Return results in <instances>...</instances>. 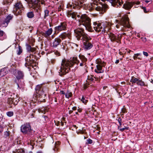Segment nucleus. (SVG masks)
I'll use <instances>...</instances> for the list:
<instances>
[{
	"instance_id": "f257e3e1",
	"label": "nucleus",
	"mask_w": 153,
	"mask_h": 153,
	"mask_svg": "<svg viewBox=\"0 0 153 153\" xmlns=\"http://www.w3.org/2000/svg\"><path fill=\"white\" fill-rule=\"evenodd\" d=\"M75 36L78 40L81 39L83 43L84 48L85 50H89L93 46L92 44L89 42L91 38L85 32L84 29L79 28L74 30Z\"/></svg>"
},
{
	"instance_id": "f03ea898",
	"label": "nucleus",
	"mask_w": 153,
	"mask_h": 153,
	"mask_svg": "<svg viewBox=\"0 0 153 153\" xmlns=\"http://www.w3.org/2000/svg\"><path fill=\"white\" fill-rule=\"evenodd\" d=\"M69 15L73 19L78 21L79 25L84 26L86 29L89 32H92V29L91 27V19L86 14L78 15L75 12H71Z\"/></svg>"
},
{
	"instance_id": "7ed1b4c3",
	"label": "nucleus",
	"mask_w": 153,
	"mask_h": 153,
	"mask_svg": "<svg viewBox=\"0 0 153 153\" xmlns=\"http://www.w3.org/2000/svg\"><path fill=\"white\" fill-rule=\"evenodd\" d=\"M79 61L78 60L76 57L73 58L72 60H68L65 59L62 60L60 66L59 68V73L60 76L65 75L68 73L70 70V68L72 67L74 64H78Z\"/></svg>"
},
{
	"instance_id": "20e7f679",
	"label": "nucleus",
	"mask_w": 153,
	"mask_h": 153,
	"mask_svg": "<svg viewBox=\"0 0 153 153\" xmlns=\"http://www.w3.org/2000/svg\"><path fill=\"white\" fill-rule=\"evenodd\" d=\"M94 28L97 32L101 31L102 33L107 32L111 29V24L110 23L105 22L100 23L97 22L93 23Z\"/></svg>"
},
{
	"instance_id": "39448f33",
	"label": "nucleus",
	"mask_w": 153,
	"mask_h": 153,
	"mask_svg": "<svg viewBox=\"0 0 153 153\" xmlns=\"http://www.w3.org/2000/svg\"><path fill=\"white\" fill-rule=\"evenodd\" d=\"M93 1V3L91 4L89 6L91 10H95L97 11H99V13L101 14H103L105 12L108 8V6L106 4H101L100 6H98L97 4L95 3L97 2L99 0H92Z\"/></svg>"
},
{
	"instance_id": "423d86ee",
	"label": "nucleus",
	"mask_w": 153,
	"mask_h": 153,
	"mask_svg": "<svg viewBox=\"0 0 153 153\" xmlns=\"http://www.w3.org/2000/svg\"><path fill=\"white\" fill-rule=\"evenodd\" d=\"M116 22L117 23H118L116 25V27L117 28H120V30H123V28L124 27L129 28L130 27L129 23L128 18L127 16L122 17L120 21L118 20H116Z\"/></svg>"
},
{
	"instance_id": "0eeeda50",
	"label": "nucleus",
	"mask_w": 153,
	"mask_h": 153,
	"mask_svg": "<svg viewBox=\"0 0 153 153\" xmlns=\"http://www.w3.org/2000/svg\"><path fill=\"white\" fill-rule=\"evenodd\" d=\"M35 90L37 99L41 102H45V98L46 94L44 93L43 88L42 87V85H37L35 88Z\"/></svg>"
},
{
	"instance_id": "6e6552de",
	"label": "nucleus",
	"mask_w": 153,
	"mask_h": 153,
	"mask_svg": "<svg viewBox=\"0 0 153 153\" xmlns=\"http://www.w3.org/2000/svg\"><path fill=\"white\" fill-rule=\"evenodd\" d=\"M24 8L21 2H16L14 5L13 13L16 16L21 15Z\"/></svg>"
},
{
	"instance_id": "1a4fd4ad",
	"label": "nucleus",
	"mask_w": 153,
	"mask_h": 153,
	"mask_svg": "<svg viewBox=\"0 0 153 153\" xmlns=\"http://www.w3.org/2000/svg\"><path fill=\"white\" fill-rule=\"evenodd\" d=\"M72 4L70 5L71 7L74 8L79 9L82 6L83 3L86 0H71Z\"/></svg>"
},
{
	"instance_id": "9d476101",
	"label": "nucleus",
	"mask_w": 153,
	"mask_h": 153,
	"mask_svg": "<svg viewBox=\"0 0 153 153\" xmlns=\"http://www.w3.org/2000/svg\"><path fill=\"white\" fill-rule=\"evenodd\" d=\"M21 131L24 134H27L32 135L30 132L32 131L29 123H26L22 125L21 128Z\"/></svg>"
},
{
	"instance_id": "9b49d317",
	"label": "nucleus",
	"mask_w": 153,
	"mask_h": 153,
	"mask_svg": "<svg viewBox=\"0 0 153 153\" xmlns=\"http://www.w3.org/2000/svg\"><path fill=\"white\" fill-rule=\"evenodd\" d=\"M33 56L31 54L27 56L25 59L26 61L25 65L26 66H27L26 65L28 66L31 65V64L34 62V60L33 59Z\"/></svg>"
},
{
	"instance_id": "f8f14e48",
	"label": "nucleus",
	"mask_w": 153,
	"mask_h": 153,
	"mask_svg": "<svg viewBox=\"0 0 153 153\" xmlns=\"http://www.w3.org/2000/svg\"><path fill=\"white\" fill-rule=\"evenodd\" d=\"M101 1L104 2L105 1H109L112 6L117 7L119 5L120 6L123 4V3L120 2V0H101Z\"/></svg>"
},
{
	"instance_id": "ddd939ff",
	"label": "nucleus",
	"mask_w": 153,
	"mask_h": 153,
	"mask_svg": "<svg viewBox=\"0 0 153 153\" xmlns=\"http://www.w3.org/2000/svg\"><path fill=\"white\" fill-rule=\"evenodd\" d=\"M67 25L65 22H62L60 25L56 27L55 30L56 31L59 32L62 30H65L66 29Z\"/></svg>"
},
{
	"instance_id": "4468645a",
	"label": "nucleus",
	"mask_w": 153,
	"mask_h": 153,
	"mask_svg": "<svg viewBox=\"0 0 153 153\" xmlns=\"http://www.w3.org/2000/svg\"><path fill=\"white\" fill-rule=\"evenodd\" d=\"M140 3V1L134 2L133 3L127 2L123 5V7L125 9L128 10L131 8L133 4H139Z\"/></svg>"
},
{
	"instance_id": "2eb2a0df",
	"label": "nucleus",
	"mask_w": 153,
	"mask_h": 153,
	"mask_svg": "<svg viewBox=\"0 0 153 153\" xmlns=\"http://www.w3.org/2000/svg\"><path fill=\"white\" fill-rule=\"evenodd\" d=\"M109 35V38L110 39L111 41L112 42L119 41L122 37L121 35H118V36L117 37L114 34L111 33H110Z\"/></svg>"
},
{
	"instance_id": "dca6fc26",
	"label": "nucleus",
	"mask_w": 153,
	"mask_h": 153,
	"mask_svg": "<svg viewBox=\"0 0 153 153\" xmlns=\"http://www.w3.org/2000/svg\"><path fill=\"white\" fill-rule=\"evenodd\" d=\"M13 16L12 15L10 14L8 15L4 21L3 23V24L4 25V26L6 27L8 25L10 21L13 18Z\"/></svg>"
},
{
	"instance_id": "f3484780",
	"label": "nucleus",
	"mask_w": 153,
	"mask_h": 153,
	"mask_svg": "<svg viewBox=\"0 0 153 153\" xmlns=\"http://www.w3.org/2000/svg\"><path fill=\"white\" fill-rule=\"evenodd\" d=\"M98 65H97V68L98 71L102 70V67H104L105 66V64L104 62H102L100 59H98L97 60Z\"/></svg>"
},
{
	"instance_id": "a211bd4d",
	"label": "nucleus",
	"mask_w": 153,
	"mask_h": 153,
	"mask_svg": "<svg viewBox=\"0 0 153 153\" xmlns=\"http://www.w3.org/2000/svg\"><path fill=\"white\" fill-rule=\"evenodd\" d=\"M53 32V29L51 28L48 29L47 30L43 32V36L45 38L49 37L52 34Z\"/></svg>"
},
{
	"instance_id": "6ab92c4d",
	"label": "nucleus",
	"mask_w": 153,
	"mask_h": 153,
	"mask_svg": "<svg viewBox=\"0 0 153 153\" xmlns=\"http://www.w3.org/2000/svg\"><path fill=\"white\" fill-rule=\"evenodd\" d=\"M61 42V40L60 38H56L54 41L52 43L53 47H56Z\"/></svg>"
},
{
	"instance_id": "aec40b11",
	"label": "nucleus",
	"mask_w": 153,
	"mask_h": 153,
	"mask_svg": "<svg viewBox=\"0 0 153 153\" xmlns=\"http://www.w3.org/2000/svg\"><path fill=\"white\" fill-rule=\"evenodd\" d=\"M27 1L30 7H32L33 5L38 3V0H25Z\"/></svg>"
},
{
	"instance_id": "412c9836",
	"label": "nucleus",
	"mask_w": 153,
	"mask_h": 153,
	"mask_svg": "<svg viewBox=\"0 0 153 153\" xmlns=\"http://www.w3.org/2000/svg\"><path fill=\"white\" fill-rule=\"evenodd\" d=\"M70 36L71 34L69 33H64L60 35L59 37L62 40H63L65 39L66 37H68V38L70 39Z\"/></svg>"
},
{
	"instance_id": "4be33fe9",
	"label": "nucleus",
	"mask_w": 153,
	"mask_h": 153,
	"mask_svg": "<svg viewBox=\"0 0 153 153\" xmlns=\"http://www.w3.org/2000/svg\"><path fill=\"white\" fill-rule=\"evenodd\" d=\"M95 79V80H97V78L94 76L92 75H89L88 76L87 79L86 80L87 83H89V82H93Z\"/></svg>"
},
{
	"instance_id": "5701e85b",
	"label": "nucleus",
	"mask_w": 153,
	"mask_h": 153,
	"mask_svg": "<svg viewBox=\"0 0 153 153\" xmlns=\"http://www.w3.org/2000/svg\"><path fill=\"white\" fill-rule=\"evenodd\" d=\"M7 70L5 68H3L0 70V77H2L7 74Z\"/></svg>"
},
{
	"instance_id": "b1692460",
	"label": "nucleus",
	"mask_w": 153,
	"mask_h": 153,
	"mask_svg": "<svg viewBox=\"0 0 153 153\" xmlns=\"http://www.w3.org/2000/svg\"><path fill=\"white\" fill-rule=\"evenodd\" d=\"M23 76L24 75L22 72L19 71H17L16 77L18 79L22 78Z\"/></svg>"
},
{
	"instance_id": "393cba45",
	"label": "nucleus",
	"mask_w": 153,
	"mask_h": 153,
	"mask_svg": "<svg viewBox=\"0 0 153 153\" xmlns=\"http://www.w3.org/2000/svg\"><path fill=\"white\" fill-rule=\"evenodd\" d=\"M44 4V1H43L42 0H41V1L40 0L39 1L38 0V3L36 5H33V7H32L33 8H35L36 7H37V8L38 9L39 8V4Z\"/></svg>"
},
{
	"instance_id": "a878e982",
	"label": "nucleus",
	"mask_w": 153,
	"mask_h": 153,
	"mask_svg": "<svg viewBox=\"0 0 153 153\" xmlns=\"http://www.w3.org/2000/svg\"><path fill=\"white\" fill-rule=\"evenodd\" d=\"M79 57L82 62L86 63V62L87 60V59L84 56L82 55H80L79 56Z\"/></svg>"
},
{
	"instance_id": "bb28decb",
	"label": "nucleus",
	"mask_w": 153,
	"mask_h": 153,
	"mask_svg": "<svg viewBox=\"0 0 153 153\" xmlns=\"http://www.w3.org/2000/svg\"><path fill=\"white\" fill-rule=\"evenodd\" d=\"M138 80L139 79H138L136 78L134 76H132L130 80V81L132 83V84H134L135 83H137V82L138 81Z\"/></svg>"
},
{
	"instance_id": "cd10ccee",
	"label": "nucleus",
	"mask_w": 153,
	"mask_h": 153,
	"mask_svg": "<svg viewBox=\"0 0 153 153\" xmlns=\"http://www.w3.org/2000/svg\"><path fill=\"white\" fill-rule=\"evenodd\" d=\"M4 33L2 30H0V40H3L5 39Z\"/></svg>"
},
{
	"instance_id": "c85d7f7f",
	"label": "nucleus",
	"mask_w": 153,
	"mask_h": 153,
	"mask_svg": "<svg viewBox=\"0 0 153 153\" xmlns=\"http://www.w3.org/2000/svg\"><path fill=\"white\" fill-rule=\"evenodd\" d=\"M137 84L138 85L143 86L146 85L145 83L142 80H138V81L137 82Z\"/></svg>"
},
{
	"instance_id": "c756f323",
	"label": "nucleus",
	"mask_w": 153,
	"mask_h": 153,
	"mask_svg": "<svg viewBox=\"0 0 153 153\" xmlns=\"http://www.w3.org/2000/svg\"><path fill=\"white\" fill-rule=\"evenodd\" d=\"M27 16L28 18H32L34 16L33 13L32 11L29 12L27 13Z\"/></svg>"
},
{
	"instance_id": "7c9ffc66",
	"label": "nucleus",
	"mask_w": 153,
	"mask_h": 153,
	"mask_svg": "<svg viewBox=\"0 0 153 153\" xmlns=\"http://www.w3.org/2000/svg\"><path fill=\"white\" fill-rule=\"evenodd\" d=\"M13 98H8L7 100V103L9 105H11L13 104Z\"/></svg>"
},
{
	"instance_id": "2f4dec72",
	"label": "nucleus",
	"mask_w": 153,
	"mask_h": 153,
	"mask_svg": "<svg viewBox=\"0 0 153 153\" xmlns=\"http://www.w3.org/2000/svg\"><path fill=\"white\" fill-rule=\"evenodd\" d=\"M13 0H3L2 3L3 4L7 5L9 4V3H11Z\"/></svg>"
},
{
	"instance_id": "473e14b6",
	"label": "nucleus",
	"mask_w": 153,
	"mask_h": 153,
	"mask_svg": "<svg viewBox=\"0 0 153 153\" xmlns=\"http://www.w3.org/2000/svg\"><path fill=\"white\" fill-rule=\"evenodd\" d=\"M13 104L14 105H17L19 101V100L18 97H16L15 98H13Z\"/></svg>"
},
{
	"instance_id": "72a5a7b5",
	"label": "nucleus",
	"mask_w": 153,
	"mask_h": 153,
	"mask_svg": "<svg viewBox=\"0 0 153 153\" xmlns=\"http://www.w3.org/2000/svg\"><path fill=\"white\" fill-rule=\"evenodd\" d=\"M22 50L21 46H19L18 49L17 50V54L18 55H20L22 52Z\"/></svg>"
},
{
	"instance_id": "f704fd0d",
	"label": "nucleus",
	"mask_w": 153,
	"mask_h": 153,
	"mask_svg": "<svg viewBox=\"0 0 153 153\" xmlns=\"http://www.w3.org/2000/svg\"><path fill=\"white\" fill-rule=\"evenodd\" d=\"M72 95V94L71 92H67L65 94V96L67 98H69L70 97H71Z\"/></svg>"
},
{
	"instance_id": "c9c22d12",
	"label": "nucleus",
	"mask_w": 153,
	"mask_h": 153,
	"mask_svg": "<svg viewBox=\"0 0 153 153\" xmlns=\"http://www.w3.org/2000/svg\"><path fill=\"white\" fill-rule=\"evenodd\" d=\"M81 101L83 103L86 104V103L88 102L87 100L85 99V98L83 96L81 99Z\"/></svg>"
},
{
	"instance_id": "e433bc0d",
	"label": "nucleus",
	"mask_w": 153,
	"mask_h": 153,
	"mask_svg": "<svg viewBox=\"0 0 153 153\" xmlns=\"http://www.w3.org/2000/svg\"><path fill=\"white\" fill-rule=\"evenodd\" d=\"M13 111H8L7 112V115L9 117L13 116Z\"/></svg>"
},
{
	"instance_id": "4c0bfd02",
	"label": "nucleus",
	"mask_w": 153,
	"mask_h": 153,
	"mask_svg": "<svg viewBox=\"0 0 153 153\" xmlns=\"http://www.w3.org/2000/svg\"><path fill=\"white\" fill-rule=\"evenodd\" d=\"M49 11L48 10H45V16L44 18L45 19L46 17L48 16Z\"/></svg>"
},
{
	"instance_id": "58836bf2",
	"label": "nucleus",
	"mask_w": 153,
	"mask_h": 153,
	"mask_svg": "<svg viewBox=\"0 0 153 153\" xmlns=\"http://www.w3.org/2000/svg\"><path fill=\"white\" fill-rule=\"evenodd\" d=\"M27 46V49L28 52H29L31 50L32 47L31 46L28 44L26 45Z\"/></svg>"
},
{
	"instance_id": "ea45409f",
	"label": "nucleus",
	"mask_w": 153,
	"mask_h": 153,
	"mask_svg": "<svg viewBox=\"0 0 153 153\" xmlns=\"http://www.w3.org/2000/svg\"><path fill=\"white\" fill-rule=\"evenodd\" d=\"M9 135H10V133H9V131H6L5 132H4V136L6 138V137H9Z\"/></svg>"
},
{
	"instance_id": "a19ab883",
	"label": "nucleus",
	"mask_w": 153,
	"mask_h": 153,
	"mask_svg": "<svg viewBox=\"0 0 153 153\" xmlns=\"http://www.w3.org/2000/svg\"><path fill=\"white\" fill-rule=\"evenodd\" d=\"M118 129H119L120 131H124L125 129H128V127H125L124 128H119V126L118 127Z\"/></svg>"
},
{
	"instance_id": "79ce46f5",
	"label": "nucleus",
	"mask_w": 153,
	"mask_h": 153,
	"mask_svg": "<svg viewBox=\"0 0 153 153\" xmlns=\"http://www.w3.org/2000/svg\"><path fill=\"white\" fill-rule=\"evenodd\" d=\"M118 121L119 123L120 126L122 125V120L120 118H119L117 120Z\"/></svg>"
},
{
	"instance_id": "37998d69",
	"label": "nucleus",
	"mask_w": 153,
	"mask_h": 153,
	"mask_svg": "<svg viewBox=\"0 0 153 153\" xmlns=\"http://www.w3.org/2000/svg\"><path fill=\"white\" fill-rule=\"evenodd\" d=\"M133 59L135 60L136 59H139L141 60L142 59V58L141 57H137L134 54V56L133 57Z\"/></svg>"
},
{
	"instance_id": "c03bdc74",
	"label": "nucleus",
	"mask_w": 153,
	"mask_h": 153,
	"mask_svg": "<svg viewBox=\"0 0 153 153\" xmlns=\"http://www.w3.org/2000/svg\"><path fill=\"white\" fill-rule=\"evenodd\" d=\"M36 49L34 48H32L29 52H34L36 51Z\"/></svg>"
},
{
	"instance_id": "a18cd8bd",
	"label": "nucleus",
	"mask_w": 153,
	"mask_h": 153,
	"mask_svg": "<svg viewBox=\"0 0 153 153\" xmlns=\"http://www.w3.org/2000/svg\"><path fill=\"white\" fill-rule=\"evenodd\" d=\"M29 140H30V143L31 145L33 146L34 144L35 143H33V141L32 140H31L30 139ZM29 143V142H28V143Z\"/></svg>"
},
{
	"instance_id": "49530a36",
	"label": "nucleus",
	"mask_w": 153,
	"mask_h": 153,
	"mask_svg": "<svg viewBox=\"0 0 153 153\" xmlns=\"http://www.w3.org/2000/svg\"><path fill=\"white\" fill-rule=\"evenodd\" d=\"M87 141L88 144H91L92 142V140L90 139H88Z\"/></svg>"
},
{
	"instance_id": "de8ad7c7",
	"label": "nucleus",
	"mask_w": 153,
	"mask_h": 153,
	"mask_svg": "<svg viewBox=\"0 0 153 153\" xmlns=\"http://www.w3.org/2000/svg\"><path fill=\"white\" fill-rule=\"evenodd\" d=\"M143 55L147 57L149 56L148 53L146 52L143 51Z\"/></svg>"
},
{
	"instance_id": "09e8293b",
	"label": "nucleus",
	"mask_w": 153,
	"mask_h": 153,
	"mask_svg": "<svg viewBox=\"0 0 153 153\" xmlns=\"http://www.w3.org/2000/svg\"><path fill=\"white\" fill-rule=\"evenodd\" d=\"M95 71L97 73H100L103 72V70L98 71V70H97L96 69L95 70Z\"/></svg>"
},
{
	"instance_id": "8fccbe9b",
	"label": "nucleus",
	"mask_w": 153,
	"mask_h": 153,
	"mask_svg": "<svg viewBox=\"0 0 153 153\" xmlns=\"http://www.w3.org/2000/svg\"><path fill=\"white\" fill-rule=\"evenodd\" d=\"M122 112L123 113H125L126 112V109L125 108H123L122 109Z\"/></svg>"
},
{
	"instance_id": "3c124183",
	"label": "nucleus",
	"mask_w": 153,
	"mask_h": 153,
	"mask_svg": "<svg viewBox=\"0 0 153 153\" xmlns=\"http://www.w3.org/2000/svg\"><path fill=\"white\" fill-rule=\"evenodd\" d=\"M85 64H86V63L82 62L80 63V66H84V65H85Z\"/></svg>"
},
{
	"instance_id": "603ef678",
	"label": "nucleus",
	"mask_w": 153,
	"mask_h": 153,
	"mask_svg": "<svg viewBox=\"0 0 153 153\" xmlns=\"http://www.w3.org/2000/svg\"><path fill=\"white\" fill-rule=\"evenodd\" d=\"M142 9L144 11L145 13H147V11H146V9L145 7H142Z\"/></svg>"
},
{
	"instance_id": "864d4df0",
	"label": "nucleus",
	"mask_w": 153,
	"mask_h": 153,
	"mask_svg": "<svg viewBox=\"0 0 153 153\" xmlns=\"http://www.w3.org/2000/svg\"><path fill=\"white\" fill-rule=\"evenodd\" d=\"M54 101L55 102H57V99L56 98H53L52 99V101Z\"/></svg>"
},
{
	"instance_id": "5fc2aeb1",
	"label": "nucleus",
	"mask_w": 153,
	"mask_h": 153,
	"mask_svg": "<svg viewBox=\"0 0 153 153\" xmlns=\"http://www.w3.org/2000/svg\"><path fill=\"white\" fill-rule=\"evenodd\" d=\"M135 55L137 57H138L139 56H140L141 55V54L138 53L135 54Z\"/></svg>"
},
{
	"instance_id": "6e6d98bb",
	"label": "nucleus",
	"mask_w": 153,
	"mask_h": 153,
	"mask_svg": "<svg viewBox=\"0 0 153 153\" xmlns=\"http://www.w3.org/2000/svg\"><path fill=\"white\" fill-rule=\"evenodd\" d=\"M17 85L18 86V87L19 88V89H20L22 87V85H20L19 84H17Z\"/></svg>"
},
{
	"instance_id": "4d7b16f0",
	"label": "nucleus",
	"mask_w": 153,
	"mask_h": 153,
	"mask_svg": "<svg viewBox=\"0 0 153 153\" xmlns=\"http://www.w3.org/2000/svg\"><path fill=\"white\" fill-rule=\"evenodd\" d=\"M84 133V131H79V132H78V134H83Z\"/></svg>"
},
{
	"instance_id": "13d9d810",
	"label": "nucleus",
	"mask_w": 153,
	"mask_h": 153,
	"mask_svg": "<svg viewBox=\"0 0 153 153\" xmlns=\"http://www.w3.org/2000/svg\"><path fill=\"white\" fill-rule=\"evenodd\" d=\"M72 44V45L74 46H76V47L78 46V45L74 43H71Z\"/></svg>"
},
{
	"instance_id": "bf43d9fd",
	"label": "nucleus",
	"mask_w": 153,
	"mask_h": 153,
	"mask_svg": "<svg viewBox=\"0 0 153 153\" xmlns=\"http://www.w3.org/2000/svg\"><path fill=\"white\" fill-rule=\"evenodd\" d=\"M58 149L57 148V147L55 146V149H53V150L54 151H56L58 150Z\"/></svg>"
},
{
	"instance_id": "052dcab7",
	"label": "nucleus",
	"mask_w": 153,
	"mask_h": 153,
	"mask_svg": "<svg viewBox=\"0 0 153 153\" xmlns=\"http://www.w3.org/2000/svg\"><path fill=\"white\" fill-rule=\"evenodd\" d=\"M72 109L73 110H75L76 109V107H74L72 108Z\"/></svg>"
},
{
	"instance_id": "680f3d73",
	"label": "nucleus",
	"mask_w": 153,
	"mask_h": 153,
	"mask_svg": "<svg viewBox=\"0 0 153 153\" xmlns=\"http://www.w3.org/2000/svg\"><path fill=\"white\" fill-rule=\"evenodd\" d=\"M73 111V110H70L69 111V114H71L72 113Z\"/></svg>"
},
{
	"instance_id": "e2e57ef3",
	"label": "nucleus",
	"mask_w": 153,
	"mask_h": 153,
	"mask_svg": "<svg viewBox=\"0 0 153 153\" xmlns=\"http://www.w3.org/2000/svg\"><path fill=\"white\" fill-rule=\"evenodd\" d=\"M60 93L62 94H65V93L64 92V91H60Z\"/></svg>"
},
{
	"instance_id": "0e129e2a",
	"label": "nucleus",
	"mask_w": 153,
	"mask_h": 153,
	"mask_svg": "<svg viewBox=\"0 0 153 153\" xmlns=\"http://www.w3.org/2000/svg\"><path fill=\"white\" fill-rule=\"evenodd\" d=\"M151 0H146L145 1L147 3H148L151 1Z\"/></svg>"
},
{
	"instance_id": "69168bd1",
	"label": "nucleus",
	"mask_w": 153,
	"mask_h": 153,
	"mask_svg": "<svg viewBox=\"0 0 153 153\" xmlns=\"http://www.w3.org/2000/svg\"><path fill=\"white\" fill-rule=\"evenodd\" d=\"M119 62V60H117L115 62V63L116 64L118 63Z\"/></svg>"
},
{
	"instance_id": "338daca9",
	"label": "nucleus",
	"mask_w": 153,
	"mask_h": 153,
	"mask_svg": "<svg viewBox=\"0 0 153 153\" xmlns=\"http://www.w3.org/2000/svg\"><path fill=\"white\" fill-rule=\"evenodd\" d=\"M60 123H61V125L62 126H63L64 125V123L63 122H61Z\"/></svg>"
},
{
	"instance_id": "774afa93",
	"label": "nucleus",
	"mask_w": 153,
	"mask_h": 153,
	"mask_svg": "<svg viewBox=\"0 0 153 153\" xmlns=\"http://www.w3.org/2000/svg\"><path fill=\"white\" fill-rule=\"evenodd\" d=\"M34 113H32L31 114V116H32L31 117H34Z\"/></svg>"
}]
</instances>
